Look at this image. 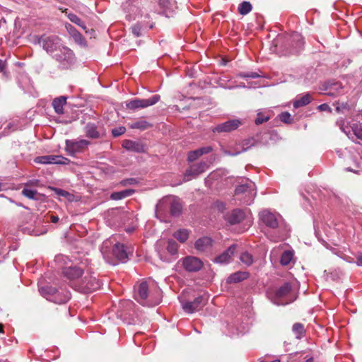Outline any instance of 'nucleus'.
Segmentation results:
<instances>
[{
  "label": "nucleus",
  "instance_id": "f257e3e1",
  "mask_svg": "<svg viewBox=\"0 0 362 362\" xmlns=\"http://www.w3.org/2000/svg\"><path fill=\"white\" fill-rule=\"evenodd\" d=\"M135 299L143 305L154 306L160 302V290L151 281H143L139 285Z\"/></svg>",
  "mask_w": 362,
  "mask_h": 362
},
{
  "label": "nucleus",
  "instance_id": "f03ea898",
  "mask_svg": "<svg viewBox=\"0 0 362 362\" xmlns=\"http://www.w3.org/2000/svg\"><path fill=\"white\" fill-rule=\"evenodd\" d=\"M267 296L270 300L277 305H286L294 301L292 295L291 286L289 283H285L274 292H268Z\"/></svg>",
  "mask_w": 362,
  "mask_h": 362
},
{
  "label": "nucleus",
  "instance_id": "7ed1b4c3",
  "mask_svg": "<svg viewBox=\"0 0 362 362\" xmlns=\"http://www.w3.org/2000/svg\"><path fill=\"white\" fill-rule=\"evenodd\" d=\"M168 209H170L171 215L174 216L180 215L182 209L180 199L172 196L160 199L156 206V216L165 213Z\"/></svg>",
  "mask_w": 362,
  "mask_h": 362
},
{
  "label": "nucleus",
  "instance_id": "20e7f679",
  "mask_svg": "<svg viewBox=\"0 0 362 362\" xmlns=\"http://www.w3.org/2000/svg\"><path fill=\"white\" fill-rule=\"evenodd\" d=\"M336 124L339 129L354 141L360 144L362 141V126L361 124L354 123L349 126L348 122L343 118L337 120Z\"/></svg>",
  "mask_w": 362,
  "mask_h": 362
},
{
  "label": "nucleus",
  "instance_id": "39448f33",
  "mask_svg": "<svg viewBox=\"0 0 362 362\" xmlns=\"http://www.w3.org/2000/svg\"><path fill=\"white\" fill-rule=\"evenodd\" d=\"M148 1L147 0H129L124 5V8L128 9L129 16L134 19L136 17L149 18V14L146 13L148 8Z\"/></svg>",
  "mask_w": 362,
  "mask_h": 362
},
{
  "label": "nucleus",
  "instance_id": "423d86ee",
  "mask_svg": "<svg viewBox=\"0 0 362 362\" xmlns=\"http://www.w3.org/2000/svg\"><path fill=\"white\" fill-rule=\"evenodd\" d=\"M54 59L62 69H67L71 68L76 62L75 54L69 47L64 46L60 48L58 52L53 55Z\"/></svg>",
  "mask_w": 362,
  "mask_h": 362
},
{
  "label": "nucleus",
  "instance_id": "0eeeda50",
  "mask_svg": "<svg viewBox=\"0 0 362 362\" xmlns=\"http://www.w3.org/2000/svg\"><path fill=\"white\" fill-rule=\"evenodd\" d=\"M165 243L163 240H160L156 243V251L160 257V259L163 262H171L175 259V255L177 253L178 245L174 240H169L166 247V250L170 256L165 253Z\"/></svg>",
  "mask_w": 362,
  "mask_h": 362
},
{
  "label": "nucleus",
  "instance_id": "6e6552de",
  "mask_svg": "<svg viewBox=\"0 0 362 362\" xmlns=\"http://www.w3.org/2000/svg\"><path fill=\"white\" fill-rule=\"evenodd\" d=\"M38 42L42 45L43 49L51 54L52 57L54 54L60 50V48L64 47L62 44L60 38L56 35H42L38 40Z\"/></svg>",
  "mask_w": 362,
  "mask_h": 362
},
{
  "label": "nucleus",
  "instance_id": "1a4fd4ad",
  "mask_svg": "<svg viewBox=\"0 0 362 362\" xmlns=\"http://www.w3.org/2000/svg\"><path fill=\"white\" fill-rule=\"evenodd\" d=\"M236 196L244 194L243 203L250 204L256 195L255 185L254 182L246 180V183L238 185L235 191Z\"/></svg>",
  "mask_w": 362,
  "mask_h": 362
},
{
  "label": "nucleus",
  "instance_id": "9d476101",
  "mask_svg": "<svg viewBox=\"0 0 362 362\" xmlns=\"http://www.w3.org/2000/svg\"><path fill=\"white\" fill-rule=\"evenodd\" d=\"M160 98L159 95H153L147 99L134 98L126 102V107L132 111L144 109L157 103Z\"/></svg>",
  "mask_w": 362,
  "mask_h": 362
},
{
  "label": "nucleus",
  "instance_id": "9b49d317",
  "mask_svg": "<svg viewBox=\"0 0 362 362\" xmlns=\"http://www.w3.org/2000/svg\"><path fill=\"white\" fill-rule=\"evenodd\" d=\"M40 292L45 298L49 300L53 301L55 303L62 304L66 303L70 297L68 293L60 296L58 291L52 286H45L40 288Z\"/></svg>",
  "mask_w": 362,
  "mask_h": 362
},
{
  "label": "nucleus",
  "instance_id": "f8f14e48",
  "mask_svg": "<svg viewBox=\"0 0 362 362\" xmlns=\"http://www.w3.org/2000/svg\"><path fill=\"white\" fill-rule=\"evenodd\" d=\"M100 286V281L95 277L86 276L81 279L80 284L74 286V288L79 292L89 293L97 290Z\"/></svg>",
  "mask_w": 362,
  "mask_h": 362
},
{
  "label": "nucleus",
  "instance_id": "ddd939ff",
  "mask_svg": "<svg viewBox=\"0 0 362 362\" xmlns=\"http://www.w3.org/2000/svg\"><path fill=\"white\" fill-rule=\"evenodd\" d=\"M65 150L69 156H74L76 153L86 149L90 142L86 139L66 140Z\"/></svg>",
  "mask_w": 362,
  "mask_h": 362
},
{
  "label": "nucleus",
  "instance_id": "4468645a",
  "mask_svg": "<svg viewBox=\"0 0 362 362\" xmlns=\"http://www.w3.org/2000/svg\"><path fill=\"white\" fill-rule=\"evenodd\" d=\"M207 298L205 296H200L193 301L182 303V309L187 313H193L201 310L207 303Z\"/></svg>",
  "mask_w": 362,
  "mask_h": 362
},
{
  "label": "nucleus",
  "instance_id": "2eb2a0df",
  "mask_svg": "<svg viewBox=\"0 0 362 362\" xmlns=\"http://www.w3.org/2000/svg\"><path fill=\"white\" fill-rule=\"evenodd\" d=\"M209 166V165L206 161H201L190 165L185 173V181L196 178L199 175L205 172Z\"/></svg>",
  "mask_w": 362,
  "mask_h": 362
},
{
  "label": "nucleus",
  "instance_id": "dca6fc26",
  "mask_svg": "<svg viewBox=\"0 0 362 362\" xmlns=\"http://www.w3.org/2000/svg\"><path fill=\"white\" fill-rule=\"evenodd\" d=\"M36 163L40 164H59L67 165L69 160L62 156L47 155L36 157L34 160Z\"/></svg>",
  "mask_w": 362,
  "mask_h": 362
},
{
  "label": "nucleus",
  "instance_id": "f3484780",
  "mask_svg": "<svg viewBox=\"0 0 362 362\" xmlns=\"http://www.w3.org/2000/svg\"><path fill=\"white\" fill-rule=\"evenodd\" d=\"M182 264L185 269L189 272L199 271L203 267L202 261L198 257L187 256L182 259Z\"/></svg>",
  "mask_w": 362,
  "mask_h": 362
},
{
  "label": "nucleus",
  "instance_id": "a211bd4d",
  "mask_svg": "<svg viewBox=\"0 0 362 362\" xmlns=\"http://www.w3.org/2000/svg\"><path fill=\"white\" fill-rule=\"evenodd\" d=\"M259 217L262 221L268 227L272 228H276L279 226L281 216L275 214L269 211V210H264L259 214Z\"/></svg>",
  "mask_w": 362,
  "mask_h": 362
},
{
  "label": "nucleus",
  "instance_id": "6ab92c4d",
  "mask_svg": "<svg viewBox=\"0 0 362 362\" xmlns=\"http://www.w3.org/2000/svg\"><path fill=\"white\" fill-rule=\"evenodd\" d=\"M83 271L84 268L83 267L71 265L64 267L62 274L69 281H74L82 276Z\"/></svg>",
  "mask_w": 362,
  "mask_h": 362
},
{
  "label": "nucleus",
  "instance_id": "aec40b11",
  "mask_svg": "<svg viewBox=\"0 0 362 362\" xmlns=\"http://www.w3.org/2000/svg\"><path fill=\"white\" fill-rule=\"evenodd\" d=\"M240 124V120L231 119L218 124L212 129V131L218 133L230 132L236 129Z\"/></svg>",
  "mask_w": 362,
  "mask_h": 362
},
{
  "label": "nucleus",
  "instance_id": "412c9836",
  "mask_svg": "<svg viewBox=\"0 0 362 362\" xmlns=\"http://www.w3.org/2000/svg\"><path fill=\"white\" fill-rule=\"evenodd\" d=\"M289 45H291L290 53L297 54L303 48L304 42L302 35L298 33H292L288 40Z\"/></svg>",
  "mask_w": 362,
  "mask_h": 362
},
{
  "label": "nucleus",
  "instance_id": "4be33fe9",
  "mask_svg": "<svg viewBox=\"0 0 362 362\" xmlns=\"http://www.w3.org/2000/svg\"><path fill=\"white\" fill-rule=\"evenodd\" d=\"M236 245H230L227 250L215 257L214 262L220 264H226L230 262L232 257L236 251Z\"/></svg>",
  "mask_w": 362,
  "mask_h": 362
},
{
  "label": "nucleus",
  "instance_id": "5701e85b",
  "mask_svg": "<svg viewBox=\"0 0 362 362\" xmlns=\"http://www.w3.org/2000/svg\"><path fill=\"white\" fill-rule=\"evenodd\" d=\"M343 86L339 82H328L325 85V94L332 97H336L343 93Z\"/></svg>",
  "mask_w": 362,
  "mask_h": 362
},
{
  "label": "nucleus",
  "instance_id": "b1692460",
  "mask_svg": "<svg viewBox=\"0 0 362 362\" xmlns=\"http://www.w3.org/2000/svg\"><path fill=\"white\" fill-rule=\"evenodd\" d=\"M129 252L124 244L116 243L112 248L113 255L119 261L125 262L128 259Z\"/></svg>",
  "mask_w": 362,
  "mask_h": 362
},
{
  "label": "nucleus",
  "instance_id": "393cba45",
  "mask_svg": "<svg viewBox=\"0 0 362 362\" xmlns=\"http://www.w3.org/2000/svg\"><path fill=\"white\" fill-rule=\"evenodd\" d=\"M122 147L128 151L136 153H143L145 151L144 146L141 142L132 140H124L122 142Z\"/></svg>",
  "mask_w": 362,
  "mask_h": 362
},
{
  "label": "nucleus",
  "instance_id": "a878e982",
  "mask_svg": "<svg viewBox=\"0 0 362 362\" xmlns=\"http://www.w3.org/2000/svg\"><path fill=\"white\" fill-rule=\"evenodd\" d=\"M245 218L244 212L240 209H235L225 216V219L230 224H236Z\"/></svg>",
  "mask_w": 362,
  "mask_h": 362
},
{
  "label": "nucleus",
  "instance_id": "bb28decb",
  "mask_svg": "<svg viewBox=\"0 0 362 362\" xmlns=\"http://www.w3.org/2000/svg\"><path fill=\"white\" fill-rule=\"evenodd\" d=\"M254 144L255 142L253 139H247L243 141L242 147L240 149L235 150L233 151L229 150H224L223 153L227 156H235L243 152L246 151L247 149L254 146Z\"/></svg>",
  "mask_w": 362,
  "mask_h": 362
},
{
  "label": "nucleus",
  "instance_id": "cd10ccee",
  "mask_svg": "<svg viewBox=\"0 0 362 362\" xmlns=\"http://www.w3.org/2000/svg\"><path fill=\"white\" fill-rule=\"evenodd\" d=\"M311 101V94L307 93L304 95L297 96L293 103V105L294 108L297 109L308 105Z\"/></svg>",
  "mask_w": 362,
  "mask_h": 362
},
{
  "label": "nucleus",
  "instance_id": "c85d7f7f",
  "mask_svg": "<svg viewBox=\"0 0 362 362\" xmlns=\"http://www.w3.org/2000/svg\"><path fill=\"white\" fill-rule=\"evenodd\" d=\"M212 240L209 237L198 239L194 244L195 248L200 252H204L211 247Z\"/></svg>",
  "mask_w": 362,
  "mask_h": 362
},
{
  "label": "nucleus",
  "instance_id": "c756f323",
  "mask_svg": "<svg viewBox=\"0 0 362 362\" xmlns=\"http://www.w3.org/2000/svg\"><path fill=\"white\" fill-rule=\"evenodd\" d=\"M66 103V97L61 96L55 98L52 102V106L54 109V111L58 115H62L64 113V106Z\"/></svg>",
  "mask_w": 362,
  "mask_h": 362
},
{
  "label": "nucleus",
  "instance_id": "7c9ffc66",
  "mask_svg": "<svg viewBox=\"0 0 362 362\" xmlns=\"http://www.w3.org/2000/svg\"><path fill=\"white\" fill-rule=\"evenodd\" d=\"M66 28L69 33L73 37L76 42L80 45H82L84 42L85 40L83 37L73 25L67 23L66 24Z\"/></svg>",
  "mask_w": 362,
  "mask_h": 362
},
{
  "label": "nucleus",
  "instance_id": "2f4dec72",
  "mask_svg": "<svg viewBox=\"0 0 362 362\" xmlns=\"http://www.w3.org/2000/svg\"><path fill=\"white\" fill-rule=\"evenodd\" d=\"M86 136L90 139H98L100 137V132L97 129V127L92 123H88L85 127Z\"/></svg>",
  "mask_w": 362,
  "mask_h": 362
},
{
  "label": "nucleus",
  "instance_id": "473e14b6",
  "mask_svg": "<svg viewBox=\"0 0 362 362\" xmlns=\"http://www.w3.org/2000/svg\"><path fill=\"white\" fill-rule=\"evenodd\" d=\"M249 276L246 272H237L230 275L227 279L228 283H238L242 281Z\"/></svg>",
  "mask_w": 362,
  "mask_h": 362
},
{
  "label": "nucleus",
  "instance_id": "72a5a7b5",
  "mask_svg": "<svg viewBox=\"0 0 362 362\" xmlns=\"http://www.w3.org/2000/svg\"><path fill=\"white\" fill-rule=\"evenodd\" d=\"M134 193V189H124L120 192H112L110 195V198L112 200H121L122 199L132 196Z\"/></svg>",
  "mask_w": 362,
  "mask_h": 362
},
{
  "label": "nucleus",
  "instance_id": "f704fd0d",
  "mask_svg": "<svg viewBox=\"0 0 362 362\" xmlns=\"http://www.w3.org/2000/svg\"><path fill=\"white\" fill-rule=\"evenodd\" d=\"M293 258V252L291 250H286L283 252L281 257L280 262L283 266L288 265Z\"/></svg>",
  "mask_w": 362,
  "mask_h": 362
},
{
  "label": "nucleus",
  "instance_id": "c9c22d12",
  "mask_svg": "<svg viewBox=\"0 0 362 362\" xmlns=\"http://www.w3.org/2000/svg\"><path fill=\"white\" fill-rule=\"evenodd\" d=\"M292 330L297 339H301L304 336L305 329L303 325L301 323H295L293 325Z\"/></svg>",
  "mask_w": 362,
  "mask_h": 362
},
{
  "label": "nucleus",
  "instance_id": "e433bc0d",
  "mask_svg": "<svg viewBox=\"0 0 362 362\" xmlns=\"http://www.w3.org/2000/svg\"><path fill=\"white\" fill-rule=\"evenodd\" d=\"M173 236L181 243L185 242L189 237V232L186 229H181L176 231Z\"/></svg>",
  "mask_w": 362,
  "mask_h": 362
},
{
  "label": "nucleus",
  "instance_id": "4c0bfd02",
  "mask_svg": "<svg viewBox=\"0 0 362 362\" xmlns=\"http://www.w3.org/2000/svg\"><path fill=\"white\" fill-rule=\"evenodd\" d=\"M252 4L249 1H243L238 6V12L241 15H246L252 10Z\"/></svg>",
  "mask_w": 362,
  "mask_h": 362
},
{
  "label": "nucleus",
  "instance_id": "58836bf2",
  "mask_svg": "<svg viewBox=\"0 0 362 362\" xmlns=\"http://www.w3.org/2000/svg\"><path fill=\"white\" fill-rule=\"evenodd\" d=\"M68 18L71 21L72 23L76 24L79 27H81L83 30L86 29V24L76 14L74 13H69L68 14Z\"/></svg>",
  "mask_w": 362,
  "mask_h": 362
},
{
  "label": "nucleus",
  "instance_id": "ea45409f",
  "mask_svg": "<svg viewBox=\"0 0 362 362\" xmlns=\"http://www.w3.org/2000/svg\"><path fill=\"white\" fill-rule=\"evenodd\" d=\"M132 129H139L141 130L146 129L147 128L151 127L147 121L146 120H140L135 122L129 125Z\"/></svg>",
  "mask_w": 362,
  "mask_h": 362
},
{
  "label": "nucleus",
  "instance_id": "a19ab883",
  "mask_svg": "<svg viewBox=\"0 0 362 362\" xmlns=\"http://www.w3.org/2000/svg\"><path fill=\"white\" fill-rule=\"evenodd\" d=\"M240 260L246 266H250L253 263V257L247 252L241 254Z\"/></svg>",
  "mask_w": 362,
  "mask_h": 362
},
{
  "label": "nucleus",
  "instance_id": "79ce46f5",
  "mask_svg": "<svg viewBox=\"0 0 362 362\" xmlns=\"http://www.w3.org/2000/svg\"><path fill=\"white\" fill-rule=\"evenodd\" d=\"M37 192L36 190L24 188L22 190V194L30 199H37L36 194Z\"/></svg>",
  "mask_w": 362,
  "mask_h": 362
},
{
  "label": "nucleus",
  "instance_id": "37998d69",
  "mask_svg": "<svg viewBox=\"0 0 362 362\" xmlns=\"http://www.w3.org/2000/svg\"><path fill=\"white\" fill-rule=\"evenodd\" d=\"M346 170L348 171L354 172L355 173L362 172V158H361L358 161L355 162L354 168L349 167L346 168Z\"/></svg>",
  "mask_w": 362,
  "mask_h": 362
},
{
  "label": "nucleus",
  "instance_id": "c03bdc74",
  "mask_svg": "<svg viewBox=\"0 0 362 362\" xmlns=\"http://www.w3.org/2000/svg\"><path fill=\"white\" fill-rule=\"evenodd\" d=\"M280 120L286 124H291L293 121L291 115L288 112H284L279 115Z\"/></svg>",
  "mask_w": 362,
  "mask_h": 362
},
{
  "label": "nucleus",
  "instance_id": "a18cd8bd",
  "mask_svg": "<svg viewBox=\"0 0 362 362\" xmlns=\"http://www.w3.org/2000/svg\"><path fill=\"white\" fill-rule=\"evenodd\" d=\"M269 115H265L262 112H258L257 117L255 119V124H261L264 122H267L269 119Z\"/></svg>",
  "mask_w": 362,
  "mask_h": 362
},
{
  "label": "nucleus",
  "instance_id": "49530a36",
  "mask_svg": "<svg viewBox=\"0 0 362 362\" xmlns=\"http://www.w3.org/2000/svg\"><path fill=\"white\" fill-rule=\"evenodd\" d=\"M238 76L243 78H257L260 76L259 74H258L256 72H241L238 74Z\"/></svg>",
  "mask_w": 362,
  "mask_h": 362
},
{
  "label": "nucleus",
  "instance_id": "de8ad7c7",
  "mask_svg": "<svg viewBox=\"0 0 362 362\" xmlns=\"http://www.w3.org/2000/svg\"><path fill=\"white\" fill-rule=\"evenodd\" d=\"M349 110V105L347 103H343L339 104V103H336V111L338 113H344L345 110Z\"/></svg>",
  "mask_w": 362,
  "mask_h": 362
},
{
  "label": "nucleus",
  "instance_id": "09e8293b",
  "mask_svg": "<svg viewBox=\"0 0 362 362\" xmlns=\"http://www.w3.org/2000/svg\"><path fill=\"white\" fill-rule=\"evenodd\" d=\"M112 243L111 240H106L105 241L103 242V243L101 246L100 251L104 256H105L106 254L108 252Z\"/></svg>",
  "mask_w": 362,
  "mask_h": 362
},
{
  "label": "nucleus",
  "instance_id": "8fccbe9b",
  "mask_svg": "<svg viewBox=\"0 0 362 362\" xmlns=\"http://www.w3.org/2000/svg\"><path fill=\"white\" fill-rule=\"evenodd\" d=\"M201 156L199 155L197 150L191 151L188 153L187 160L189 162H193L198 159Z\"/></svg>",
  "mask_w": 362,
  "mask_h": 362
},
{
  "label": "nucleus",
  "instance_id": "3c124183",
  "mask_svg": "<svg viewBox=\"0 0 362 362\" xmlns=\"http://www.w3.org/2000/svg\"><path fill=\"white\" fill-rule=\"evenodd\" d=\"M126 132V128L124 127H119L117 128H115L112 130V134L113 136L117 137L123 134H124Z\"/></svg>",
  "mask_w": 362,
  "mask_h": 362
},
{
  "label": "nucleus",
  "instance_id": "603ef678",
  "mask_svg": "<svg viewBox=\"0 0 362 362\" xmlns=\"http://www.w3.org/2000/svg\"><path fill=\"white\" fill-rule=\"evenodd\" d=\"M141 30H142V26L139 23L134 25L132 28V33L136 37H139L141 35Z\"/></svg>",
  "mask_w": 362,
  "mask_h": 362
},
{
  "label": "nucleus",
  "instance_id": "864d4df0",
  "mask_svg": "<svg viewBox=\"0 0 362 362\" xmlns=\"http://www.w3.org/2000/svg\"><path fill=\"white\" fill-rule=\"evenodd\" d=\"M199 155L202 156L204 154H207L212 151L213 148L211 146H204L197 149Z\"/></svg>",
  "mask_w": 362,
  "mask_h": 362
},
{
  "label": "nucleus",
  "instance_id": "5fc2aeb1",
  "mask_svg": "<svg viewBox=\"0 0 362 362\" xmlns=\"http://www.w3.org/2000/svg\"><path fill=\"white\" fill-rule=\"evenodd\" d=\"M52 189L54 191V192L57 194H58L59 196L66 197L67 195H69V193L66 191L64 190V189H59V188H53Z\"/></svg>",
  "mask_w": 362,
  "mask_h": 362
},
{
  "label": "nucleus",
  "instance_id": "6e6d98bb",
  "mask_svg": "<svg viewBox=\"0 0 362 362\" xmlns=\"http://www.w3.org/2000/svg\"><path fill=\"white\" fill-rule=\"evenodd\" d=\"M317 109L320 110V111H328L329 112H332V109L331 107L326 103H324V104H321L318 107H317Z\"/></svg>",
  "mask_w": 362,
  "mask_h": 362
},
{
  "label": "nucleus",
  "instance_id": "4d7b16f0",
  "mask_svg": "<svg viewBox=\"0 0 362 362\" xmlns=\"http://www.w3.org/2000/svg\"><path fill=\"white\" fill-rule=\"evenodd\" d=\"M136 183V181L134 178L127 179V180H124L121 181V184L123 186H126L128 185H134Z\"/></svg>",
  "mask_w": 362,
  "mask_h": 362
},
{
  "label": "nucleus",
  "instance_id": "13d9d810",
  "mask_svg": "<svg viewBox=\"0 0 362 362\" xmlns=\"http://www.w3.org/2000/svg\"><path fill=\"white\" fill-rule=\"evenodd\" d=\"M356 263L358 266H362V254H360L357 256Z\"/></svg>",
  "mask_w": 362,
  "mask_h": 362
},
{
  "label": "nucleus",
  "instance_id": "bf43d9fd",
  "mask_svg": "<svg viewBox=\"0 0 362 362\" xmlns=\"http://www.w3.org/2000/svg\"><path fill=\"white\" fill-rule=\"evenodd\" d=\"M50 221L52 223H57L59 221V217L57 216L52 215L50 217Z\"/></svg>",
  "mask_w": 362,
  "mask_h": 362
},
{
  "label": "nucleus",
  "instance_id": "052dcab7",
  "mask_svg": "<svg viewBox=\"0 0 362 362\" xmlns=\"http://www.w3.org/2000/svg\"><path fill=\"white\" fill-rule=\"evenodd\" d=\"M5 68V62L0 59V71H2Z\"/></svg>",
  "mask_w": 362,
  "mask_h": 362
},
{
  "label": "nucleus",
  "instance_id": "680f3d73",
  "mask_svg": "<svg viewBox=\"0 0 362 362\" xmlns=\"http://www.w3.org/2000/svg\"><path fill=\"white\" fill-rule=\"evenodd\" d=\"M304 360L305 361V362H313L314 361L313 357L308 356H306L304 358Z\"/></svg>",
  "mask_w": 362,
  "mask_h": 362
},
{
  "label": "nucleus",
  "instance_id": "e2e57ef3",
  "mask_svg": "<svg viewBox=\"0 0 362 362\" xmlns=\"http://www.w3.org/2000/svg\"><path fill=\"white\" fill-rule=\"evenodd\" d=\"M166 3H167L166 0H159V4L163 7L165 6Z\"/></svg>",
  "mask_w": 362,
  "mask_h": 362
},
{
  "label": "nucleus",
  "instance_id": "0e129e2a",
  "mask_svg": "<svg viewBox=\"0 0 362 362\" xmlns=\"http://www.w3.org/2000/svg\"><path fill=\"white\" fill-rule=\"evenodd\" d=\"M64 258L63 256H57L56 257V261L58 262V261H60L61 259H62Z\"/></svg>",
  "mask_w": 362,
  "mask_h": 362
},
{
  "label": "nucleus",
  "instance_id": "69168bd1",
  "mask_svg": "<svg viewBox=\"0 0 362 362\" xmlns=\"http://www.w3.org/2000/svg\"><path fill=\"white\" fill-rule=\"evenodd\" d=\"M3 332V328L0 325V332Z\"/></svg>",
  "mask_w": 362,
  "mask_h": 362
},
{
  "label": "nucleus",
  "instance_id": "338daca9",
  "mask_svg": "<svg viewBox=\"0 0 362 362\" xmlns=\"http://www.w3.org/2000/svg\"><path fill=\"white\" fill-rule=\"evenodd\" d=\"M2 186L1 184H0V191L1 190Z\"/></svg>",
  "mask_w": 362,
  "mask_h": 362
},
{
  "label": "nucleus",
  "instance_id": "774afa93",
  "mask_svg": "<svg viewBox=\"0 0 362 362\" xmlns=\"http://www.w3.org/2000/svg\"><path fill=\"white\" fill-rule=\"evenodd\" d=\"M132 230V229H129V230H127V232H131Z\"/></svg>",
  "mask_w": 362,
  "mask_h": 362
}]
</instances>
